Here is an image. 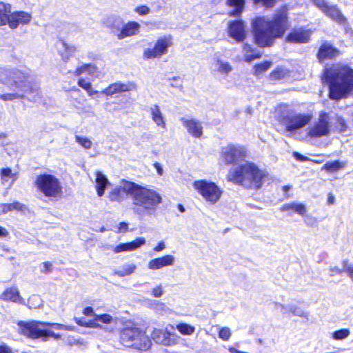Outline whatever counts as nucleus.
Instances as JSON below:
<instances>
[{
  "label": "nucleus",
  "instance_id": "nucleus-37",
  "mask_svg": "<svg viewBox=\"0 0 353 353\" xmlns=\"http://www.w3.org/2000/svg\"><path fill=\"white\" fill-rule=\"evenodd\" d=\"M289 313L294 316L308 319L309 314L305 312L300 306L295 303H290L289 307Z\"/></svg>",
  "mask_w": 353,
  "mask_h": 353
},
{
  "label": "nucleus",
  "instance_id": "nucleus-24",
  "mask_svg": "<svg viewBox=\"0 0 353 353\" xmlns=\"http://www.w3.org/2000/svg\"><path fill=\"white\" fill-rule=\"evenodd\" d=\"M131 183V181L122 180L120 182L119 185L116 186L113 189H112L108 194V198L110 201H117L121 202L123 200V193L124 192V186H125V183Z\"/></svg>",
  "mask_w": 353,
  "mask_h": 353
},
{
  "label": "nucleus",
  "instance_id": "nucleus-58",
  "mask_svg": "<svg viewBox=\"0 0 353 353\" xmlns=\"http://www.w3.org/2000/svg\"><path fill=\"white\" fill-rule=\"evenodd\" d=\"M169 308L161 302H156V311L160 312H166Z\"/></svg>",
  "mask_w": 353,
  "mask_h": 353
},
{
  "label": "nucleus",
  "instance_id": "nucleus-1",
  "mask_svg": "<svg viewBox=\"0 0 353 353\" xmlns=\"http://www.w3.org/2000/svg\"><path fill=\"white\" fill-rule=\"evenodd\" d=\"M288 9L283 7L274 15L256 17L252 21L254 42L259 47H270L276 39L282 38L289 28Z\"/></svg>",
  "mask_w": 353,
  "mask_h": 353
},
{
  "label": "nucleus",
  "instance_id": "nucleus-48",
  "mask_svg": "<svg viewBox=\"0 0 353 353\" xmlns=\"http://www.w3.org/2000/svg\"><path fill=\"white\" fill-rule=\"evenodd\" d=\"M303 217V221L305 223L310 227H315L318 224V219L310 214H305Z\"/></svg>",
  "mask_w": 353,
  "mask_h": 353
},
{
  "label": "nucleus",
  "instance_id": "nucleus-5",
  "mask_svg": "<svg viewBox=\"0 0 353 353\" xmlns=\"http://www.w3.org/2000/svg\"><path fill=\"white\" fill-rule=\"evenodd\" d=\"M276 117L288 132H294L309 124L312 115L296 112L288 105L283 104L277 109Z\"/></svg>",
  "mask_w": 353,
  "mask_h": 353
},
{
  "label": "nucleus",
  "instance_id": "nucleus-17",
  "mask_svg": "<svg viewBox=\"0 0 353 353\" xmlns=\"http://www.w3.org/2000/svg\"><path fill=\"white\" fill-rule=\"evenodd\" d=\"M93 179L92 181L94 183V188L99 197L104 195L106 188L110 185L108 177L101 171L95 170L93 173Z\"/></svg>",
  "mask_w": 353,
  "mask_h": 353
},
{
  "label": "nucleus",
  "instance_id": "nucleus-7",
  "mask_svg": "<svg viewBox=\"0 0 353 353\" xmlns=\"http://www.w3.org/2000/svg\"><path fill=\"white\" fill-rule=\"evenodd\" d=\"M121 341L126 347L142 351L148 350L152 345L149 337L137 327L124 328L121 333Z\"/></svg>",
  "mask_w": 353,
  "mask_h": 353
},
{
  "label": "nucleus",
  "instance_id": "nucleus-8",
  "mask_svg": "<svg viewBox=\"0 0 353 353\" xmlns=\"http://www.w3.org/2000/svg\"><path fill=\"white\" fill-rule=\"evenodd\" d=\"M48 323L34 321L30 322L21 321L18 324L19 332L32 339H41L43 341H46L48 337L52 338L55 334L53 331L45 328Z\"/></svg>",
  "mask_w": 353,
  "mask_h": 353
},
{
  "label": "nucleus",
  "instance_id": "nucleus-38",
  "mask_svg": "<svg viewBox=\"0 0 353 353\" xmlns=\"http://www.w3.org/2000/svg\"><path fill=\"white\" fill-rule=\"evenodd\" d=\"M135 269L136 265L134 263H127L122 266L121 269L116 270L115 274L119 276H124L133 273Z\"/></svg>",
  "mask_w": 353,
  "mask_h": 353
},
{
  "label": "nucleus",
  "instance_id": "nucleus-29",
  "mask_svg": "<svg viewBox=\"0 0 353 353\" xmlns=\"http://www.w3.org/2000/svg\"><path fill=\"white\" fill-rule=\"evenodd\" d=\"M243 52L244 54V60L248 63L259 59L261 57L260 52L252 48L251 45L245 43L243 46Z\"/></svg>",
  "mask_w": 353,
  "mask_h": 353
},
{
  "label": "nucleus",
  "instance_id": "nucleus-61",
  "mask_svg": "<svg viewBox=\"0 0 353 353\" xmlns=\"http://www.w3.org/2000/svg\"><path fill=\"white\" fill-rule=\"evenodd\" d=\"M83 314L87 316H94V319H95V315H97L94 313L93 308L91 307H87L84 308Z\"/></svg>",
  "mask_w": 353,
  "mask_h": 353
},
{
  "label": "nucleus",
  "instance_id": "nucleus-3",
  "mask_svg": "<svg viewBox=\"0 0 353 353\" xmlns=\"http://www.w3.org/2000/svg\"><path fill=\"white\" fill-rule=\"evenodd\" d=\"M323 81L330 83V97L344 98L353 90V70L346 65L337 63L325 68Z\"/></svg>",
  "mask_w": 353,
  "mask_h": 353
},
{
  "label": "nucleus",
  "instance_id": "nucleus-12",
  "mask_svg": "<svg viewBox=\"0 0 353 353\" xmlns=\"http://www.w3.org/2000/svg\"><path fill=\"white\" fill-rule=\"evenodd\" d=\"M246 149L241 145H228L221 150V158L228 164L233 163L246 156Z\"/></svg>",
  "mask_w": 353,
  "mask_h": 353
},
{
  "label": "nucleus",
  "instance_id": "nucleus-14",
  "mask_svg": "<svg viewBox=\"0 0 353 353\" xmlns=\"http://www.w3.org/2000/svg\"><path fill=\"white\" fill-rule=\"evenodd\" d=\"M228 34L236 42L243 41L247 37L245 23L241 20L230 22L228 25Z\"/></svg>",
  "mask_w": 353,
  "mask_h": 353
},
{
  "label": "nucleus",
  "instance_id": "nucleus-49",
  "mask_svg": "<svg viewBox=\"0 0 353 353\" xmlns=\"http://www.w3.org/2000/svg\"><path fill=\"white\" fill-rule=\"evenodd\" d=\"M231 335H232L231 330L228 327H222L219 332V338L223 341H228L230 339Z\"/></svg>",
  "mask_w": 353,
  "mask_h": 353
},
{
  "label": "nucleus",
  "instance_id": "nucleus-45",
  "mask_svg": "<svg viewBox=\"0 0 353 353\" xmlns=\"http://www.w3.org/2000/svg\"><path fill=\"white\" fill-rule=\"evenodd\" d=\"M288 74V71L283 68H277L270 74L272 80H279L284 78Z\"/></svg>",
  "mask_w": 353,
  "mask_h": 353
},
{
  "label": "nucleus",
  "instance_id": "nucleus-9",
  "mask_svg": "<svg viewBox=\"0 0 353 353\" xmlns=\"http://www.w3.org/2000/svg\"><path fill=\"white\" fill-rule=\"evenodd\" d=\"M192 188L208 203L215 204L223 194L222 190L214 182L205 179L194 181Z\"/></svg>",
  "mask_w": 353,
  "mask_h": 353
},
{
  "label": "nucleus",
  "instance_id": "nucleus-27",
  "mask_svg": "<svg viewBox=\"0 0 353 353\" xmlns=\"http://www.w3.org/2000/svg\"><path fill=\"white\" fill-rule=\"evenodd\" d=\"M98 72V68L95 65L85 63L78 66L73 74L77 77H79L83 74H88L92 77H97Z\"/></svg>",
  "mask_w": 353,
  "mask_h": 353
},
{
  "label": "nucleus",
  "instance_id": "nucleus-19",
  "mask_svg": "<svg viewBox=\"0 0 353 353\" xmlns=\"http://www.w3.org/2000/svg\"><path fill=\"white\" fill-rule=\"evenodd\" d=\"M141 25L134 21H128L123 24L120 32L117 34V37L119 40L124 39L137 35L139 33Z\"/></svg>",
  "mask_w": 353,
  "mask_h": 353
},
{
  "label": "nucleus",
  "instance_id": "nucleus-28",
  "mask_svg": "<svg viewBox=\"0 0 353 353\" xmlns=\"http://www.w3.org/2000/svg\"><path fill=\"white\" fill-rule=\"evenodd\" d=\"M11 13V6L8 3L0 2V26H8Z\"/></svg>",
  "mask_w": 353,
  "mask_h": 353
},
{
  "label": "nucleus",
  "instance_id": "nucleus-21",
  "mask_svg": "<svg viewBox=\"0 0 353 353\" xmlns=\"http://www.w3.org/2000/svg\"><path fill=\"white\" fill-rule=\"evenodd\" d=\"M0 300L12 301L25 305V300L20 296L19 291L16 287H9L0 294Z\"/></svg>",
  "mask_w": 353,
  "mask_h": 353
},
{
  "label": "nucleus",
  "instance_id": "nucleus-46",
  "mask_svg": "<svg viewBox=\"0 0 353 353\" xmlns=\"http://www.w3.org/2000/svg\"><path fill=\"white\" fill-rule=\"evenodd\" d=\"M350 332L348 329H341L335 331L332 334V337L335 340H343L349 336Z\"/></svg>",
  "mask_w": 353,
  "mask_h": 353
},
{
  "label": "nucleus",
  "instance_id": "nucleus-26",
  "mask_svg": "<svg viewBox=\"0 0 353 353\" xmlns=\"http://www.w3.org/2000/svg\"><path fill=\"white\" fill-rule=\"evenodd\" d=\"M281 211H292L297 213L301 216H304L305 214L307 212V208L304 203L292 202L283 205L281 207Z\"/></svg>",
  "mask_w": 353,
  "mask_h": 353
},
{
  "label": "nucleus",
  "instance_id": "nucleus-40",
  "mask_svg": "<svg viewBox=\"0 0 353 353\" xmlns=\"http://www.w3.org/2000/svg\"><path fill=\"white\" fill-rule=\"evenodd\" d=\"M74 321L80 326L85 327L97 328L101 327L100 324L95 321V319L86 321L83 318H74Z\"/></svg>",
  "mask_w": 353,
  "mask_h": 353
},
{
  "label": "nucleus",
  "instance_id": "nucleus-44",
  "mask_svg": "<svg viewBox=\"0 0 353 353\" xmlns=\"http://www.w3.org/2000/svg\"><path fill=\"white\" fill-rule=\"evenodd\" d=\"M75 141L79 145H81L85 149H90L92 145V141L86 137H81L77 135L75 137Z\"/></svg>",
  "mask_w": 353,
  "mask_h": 353
},
{
  "label": "nucleus",
  "instance_id": "nucleus-2",
  "mask_svg": "<svg viewBox=\"0 0 353 353\" xmlns=\"http://www.w3.org/2000/svg\"><path fill=\"white\" fill-rule=\"evenodd\" d=\"M0 83L10 91L0 94L5 101L23 99L32 92L30 72L26 68H0Z\"/></svg>",
  "mask_w": 353,
  "mask_h": 353
},
{
  "label": "nucleus",
  "instance_id": "nucleus-56",
  "mask_svg": "<svg viewBox=\"0 0 353 353\" xmlns=\"http://www.w3.org/2000/svg\"><path fill=\"white\" fill-rule=\"evenodd\" d=\"M135 12L139 15H145L149 13L150 9L145 6H141L135 8Z\"/></svg>",
  "mask_w": 353,
  "mask_h": 353
},
{
  "label": "nucleus",
  "instance_id": "nucleus-41",
  "mask_svg": "<svg viewBox=\"0 0 353 353\" xmlns=\"http://www.w3.org/2000/svg\"><path fill=\"white\" fill-rule=\"evenodd\" d=\"M176 328L183 335H191L195 331V328L193 326L185 323H179L176 325Z\"/></svg>",
  "mask_w": 353,
  "mask_h": 353
},
{
  "label": "nucleus",
  "instance_id": "nucleus-64",
  "mask_svg": "<svg viewBox=\"0 0 353 353\" xmlns=\"http://www.w3.org/2000/svg\"><path fill=\"white\" fill-rule=\"evenodd\" d=\"M43 269L42 270L43 272H48L50 271L52 268V263L50 262H44L43 263Z\"/></svg>",
  "mask_w": 353,
  "mask_h": 353
},
{
  "label": "nucleus",
  "instance_id": "nucleus-30",
  "mask_svg": "<svg viewBox=\"0 0 353 353\" xmlns=\"http://www.w3.org/2000/svg\"><path fill=\"white\" fill-rule=\"evenodd\" d=\"M61 43L63 50H59V55L64 62H68L71 56L77 52V47L74 45H69L64 41H61Z\"/></svg>",
  "mask_w": 353,
  "mask_h": 353
},
{
  "label": "nucleus",
  "instance_id": "nucleus-31",
  "mask_svg": "<svg viewBox=\"0 0 353 353\" xmlns=\"http://www.w3.org/2000/svg\"><path fill=\"white\" fill-rule=\"evenodd\" d=\"M176 262V258L172 254H166L156 257V269H161L165 267L173 266Z\"/></svg>",
  "mask_w": 353,
  "mask_h": 353
},
{
  "label": "nucleus",
  "instance_id": "nucleus-33",
  "mask_svg": "<svg viewBox=\"0 0 353 353\" xmlns=\"http://www.w3.org/2000/svg\"><path fill=\"white\" fill-rule=\"evenodd\" d=\"M346 165V161H341L339 160H336L334 161H327L324 164L322 169L329 172H335L339 170L344 169Z\"/></svg>",
  "mask_w": 353,
  "mask_h": 353
},
{
  "label": "nucleus",
  "instance_id": "nucleus-36",
  "mask_svg": "<svg viewBox=\"0 0 353 353\" xmlns=\"http://www.w3.org/2000/svg\"><path fill=\"white\" fill-rule=\"evenodd\" d=\"M213 68L214 70H216L222 74H228L232 70L231 65L226 61H223L219 59H217L213 63Z\"/></svg>",
  "mask_w": 353,
  "mask_h": 353
},
{
  "label": "nucleus",
  "instance_id": "nucleus-42",
  "mask_svg": "<svg viewBox=\"0 0 353 353\" xmlns=\"http://www.w3.org/2000/svg\"><path fill=\"white\" fill-rule=\"evenodd\" d=\"M95 321L105 324L117 323V319L109 314H102L95 315Z\"/></svg>",
  "mask_w": 353,
  "mask_h": 353
},
{
  "label": "nucleus",
  "instance_id": "nucleus-39",
  "mask_svg": "<svg viewBox=\"0 0 353 353\" xmlns=\"http://www.w3.org/2000/svg\"><path fill=\"white\" fill-rule=\"evenodd\" d=\"M22 205L19 202H14L12 203H1L0 204V214L7 213L13 210H21Z\"/></svg>",
  "mask_w": 353,
  "mask_h": 353
},
{
  "label": "nucleus",
  "instance_id": "nucleus-11",
  "mask_svg": "<svg viewBox=\"0 0 353 353\" xmlns=\"http://www.w3.org/2000/svg\"><path fill=\"white\" fill-rule=\"evenodd\" d=\"M330 117L325 112H321L318 121L309 128L308 135L311 137L327 136L330 133Z\"/></svg>",
  "mask_w": 353,
  "mask_h": 353
},
{
  "label": "nucleus",
  "instance_id": "nucleus-51",
  "mask_svg": "<svg viewBox=\"0 0 353 353\" xmlns=\"http://www.w3.org/2000/svg\"><path fill=\"white\" fill-rule=\"evenodd\" d=\"M290 304L283 305L280 303H274V309L281 313L282 314H287L289 313Z\"/></svg>",
  "mask_w": 353,
  "mask_h": 353
},
{
  "label": "nucleus",
  "instance_id": "nucleus-22",
  "mask_svg": "<svg viewBox=\"0 0 353 353\" xmlns=\"http://www.w3.org/2000/svg\"><path fill=\"white\" fill-rule=\"evenodd\" d=\"M340 54L339 50L334 47L330 43H324L319 48L317 57L319 61H323L326 59H333L338 57Z\"/></svg>",
  "mask_w": 353,
  "mask_h": 353
},
{
  "label": "nucleus",
  "instance_id": "nucleus-54",
  "mask_svg": "<svg viewBox=\"0 0 353 353\" xmlns=\"http://www.w3.org/2000/svg\"><path fill=\"white\" fill-rule=\"evenodd\" d=\"M169 84L172 87L179 88L182 85V80L179 77H173L168 79Z\"/></svg>",
  "mask_w": 353,
  "mask_h": 353
},
{
  "label": "nucleus",
  "instance_id": "nucleus-47",
  "mask_svg": "<svg viewBox=\"0 0 353 353\" xmlns=\"http://www.w3.org/2000/svg\"><path fill=\"white\" fill-rule=\"evenodd\" d=\"M156 125L162 128L163 130L162 132L165 131V122L163 117L159 109L156 106Z\"/></svg>",
  "mask_w": 353,
  "mask_h": 353
},
{
  "label": "nucleus",
  "instance_id": "nucleus-50",
  "mask_svg": "<svg viewBox=\"0 0 353 353\" xmlns=\"http://www.w3.org/2000/svg\"><path fill=\"white\" fill-rule=\"evenodd\" d=\"M314 6L320 9L323 13L327 10L329 5L325 0H310Z\"/></svg>",
  "mask_w": 353,
  "mask_h": 353
},
{
  "label": "nucleus",
  "instance_id": "nucleus-4",
  "mask_svg": "<svg viewBox=\"0 0 353 353\" xmlns=\"http://www.w3.org/2000/svg\"><path fill=\"white\" fill-rule=\"evenodd\" d=\"M267 174L261 170L253 162L246 161L230 169L228 179L235 184L241 185L245 188H260Z\"/></svg>",
  "mask_w": 353,
  "mask_h": 353
},
{
  "label": "nucleus",
  "instance_id": "nucleus-43",
  "mask_svg": "<svg viewBox=\"0 0 353 353\" xmlns=\"http://www.w3.org/2000/svg\"><path fill=\"white\" fill-rule=\"evenodd\" d=\"M272 65V62L264 61L261 63L256 64L254 65V74L256 75H260L267 71Z\"/></svg>",
  "mask_w": 353,
  "mask_h": 353
},
{
  "label": "nucleus",
  "instance_id": "nucleus-15",
  "mask_svg": "<svg viewBox=\"0 0 353 353\" xmlns=\"http://www.w3.org/2000/svg\"><path fill=\"white\" fill-rule=\"evenodd\" d=\"M183 127L187 130L188 132L195 138H200L203 134V126L201 123L190 117H181L180 119Z\"/></svg>",
  "mask_w": 353,
  "mask_h": 353
},
{
  "label": "nucleus",
  "instance_id": "nucleus-13",
  "mask_svg": "<svg viewBox=\"0 0 353 353\" xmlns=\"http://www.w3.org/2000/svg\"><path fill=\"white\" fill-rule=\"evenodd\" d=\"M136 84L133 82L123 83L118 81L110 84L103 89L101 93L108 97H112L122 92L136 90Z\"/></svg>",
  "mask_w": 353,
  "mask_h": 353
},
{
  "label": "nucleus",
  "instance_id": "nucleus-57",
  "mask_svg": "<svg viewBox=\"0 0 353 353\" xmlns=\"http://www.w3.org/2000/svg\"><path fill=\"white\" fill-rule=\"evenodd\" d=\"M78 85L82 88L83 89L87 90L91 87V83L83 78H81L78 81Z\"/></svg>",
  "mask_w": 353,
  "mask_h": 353
},
{
  "label": "nucleus",
  "instance_id": "nucleus-16",
  "mask_svg": "<svg viewBox=\"0 0 353 353\" xmlns=\"http://www.w3.org/2000/svg\"><path fill=\"white\" fill-rule=\"evenodd\" d=\"M8 27L10 29H17L20 25L29 24L32 19V14L25 11L12 12Z\"/></svg>",
  "mask_w": 353,
  "mask_h": 353
},
{
  "label": "nucleus",
  "instance_id": "nucleus-6",
  "mask_svg": "<svg viewBox=\"0 0 353 353\" xmlns=\"http://www.w3.org/2000/svg\"><path fill=\"white\" fill-rule=\"evenodd\" d=\"M125 184V194L131 196L134 205L140 208L139 210L149 213L154 209V192L152 190L132 181Z\"/></svg>",
  "mask_w": 353,
  "mask_h": 353
},
{
  "label": "nucleus",
  "instance_id": "nucleus-34",
  "mask_svg": "<svg viewBox=\"0 0 353 353\" xmlns=\"http://www.w3.org/2000/svg\"><path fill=\"white\" fill-rule=\"evenodd\" d=\"M324 14L336 22H345V17L342 15L341 11L334 6H329Z\"/></svg>",
  "mask_w": 353,
  "mask_h": 353
},
{
  "label": "nucleus",
  "instance_id": "nucleus-35",
  "mask_svg": "<svg viewBox=\"0 0 353 353\" xmlns=\"http://www.w3.org/2000/svg\"><path fill=\"white\" fill-rule=\"evenodd\" d=\"M227 3L230 7L234 8V10L230 12V14L232 16H237L243 12L245 0H227Z\"/></svg>",
  "mask_w": 353,
  "mask_h": 353
},
{
  "label": "nucleus",
  "instance_id": "nucleus-62",
  "mask_svg": "<svg viewBox=\"0 0 353 353\" xmlns=\"http://www.w3.org/2000/svg\"><path fill=\"white\" fill-rule=\"evenodd\" d=\"M143 56L145 59L153 58L154 57V48L145 50Z\"/></svg>",
  "mask_w": 353,
  "mask_h": 353
},
{
  "label": "nucleus",
  "instance_id": "nucleus-23",
  "mask_svg": "<svg viewBox=\"0 0 353 353\" xmlns=\"http://www.w3.org/2000/svg\"><path fill=\"white\" fill-rule=\"evenodd\" d=\"M145 240L143 238H137L134 241L125 243H121L114 248V253H119L122 252H126V251H132L134 250H136L145 244Z\"/></svg>",
  "mask_w": 353,
  "mask_h": 353
},
{
  "label": "nucleus",
  "instance_id": "nucleus-52",
  "mask_svg": "<svg viewBox=\"0 0 353 353\" xmlns=\"http://www.w3.org/2000/svg\"><path fill=\"white\" fill-rule=\"evenodd\" d=\"M48 325L52 326L54 327L56 330H65L68 331H74L75 330V327L74 326L71 325H65L63 324L60 323H48Z\"/></svg>",
  "mask_w": 353,
  "mask_h": 353
},
{
  "label": "nucleus",
  "instance_id": "nucleus-32",
  "mask_svg": "<svg viewBox=\"0 0 353 353\" xmlns=\"http://www.w3.org/2000/svg\"><path fill=\"white\" fill-rule=\"evenodd\" d=\"M166 328L165 331L159 330L156 332V343H162L165 345H170L174 341L172 340L171 336H174Z\"/></svg>",
  "mask_w": 353,
  "mask_h": 353
},
{
  "label": "nucleus",
  "instance_id": "nucleus-18",
  "mask_svg": "<svg viewBox=\"0 0 353 353\" xmlns=\"http://www.w3.org/2000/svg\"><path fill=\"white\" fill-rule=\"evenodd\" d=\"M311 32L303 28L293 29L287 36L286 41L290 43H307L310 40Z\"/></svg>",
  "mask_w": 353,
  "mask_h": 353
},
{
  "label": "nucleus",
  "instance_id": "nucleus-10",
  "mask_svg": "<svg viewBox=\"0 0 353 353\" xmlns=\"http://www.w3.org/2000/svg\"><path fill=\"white\" fill-rule=\"evenodd\" d=\"M34 185L39 192L48 197H57L62 193L60 181L52 174L45 173L39 175Z\"/></svg>",
  "mask_w": 353,
  "mask_h": 353
},
{
  "label": "nucleus",
  "instance_id": "nucleus-59",
  "mask_svg": "<svg viewBox=\"0 0 353 353\" xmlns=\"http://www.w3.org/2000/svg\"><path fill=\"white\" fill-rule=\"evenodd\" d=\"M330 276H334L336 274H341L343 272H346L345 268L343 266V269H339L336 267H332L330 268Z\"/></svg>",
  "mask_w": 353,
  "mask_h": 353
},
{
  "label": "nucleus",
  "instance_id": "nucleus-20",
  "mask_svg": "<svg viewBox=\"0 0 353 353\" xmlns=\"http://www.w3.org/2000/svg\"><path fill=\"white\" fill-rule=\"evenodd\" d=\"M173 45V38L170 34L160 36L156 41V57H161L168 52Z\"/></svg>",
  "mask_w": 353,
  "mask_h": 353
},
{
  "label": "nucleus",
  "instance_id": "nucleus-60",
  "mask_svg": "<svg viewBox=\"0 0 353 353\" xmlns=\"http://www.w3.org/2000/svg\"><path fill=\"white\" fill-rule=\"evenodd\" d=\"M343 264H344V267L349 276L353 280V265H349L345 261H343Z\"/></svg>",
  "mask_w": 353,
  "mask_h": 353
},
{
  "label": "nucleus",
  "instance_id": "nucleus-25",
  "mask_svg": "<svg viewBox=\"0 0 353 353\" xmlns=\"http://www.w3.org/2000/svg\"><path fill=\"white\" fill-rule=\"evenodd\" d=\"M17 172H13L10 168L0 169V179L3 185H8L9 187L14 183L17 179Z\"/></svg>",
  "mask_w": 353,
  "mask_h": 353
},
{
  "label": "nucleus",
  "instance_id": "nucleus-55",
  "mask_svg": "<svg viewBox=\"0 0 353 353\" xmlns=\"http://www.w3.org/2000/svg\"><path fill=\"white\" fill-rule=\"evenodd\" d=\"M276 0H254L255 3H261L263 6L270 8L274 6Z\"/></svg>",
  "mask_w": 353,
  "mask_h": 353
},
{
  "label": "nucleus",
  "instance_id": "nucleus-53",
  "mask_svg": "<svg viewBox=\"0 0 353 353\" xmlns=\"http://www.w3.org/2000/svg\"><path fill=\"white\" fill-rule=\"evenodd\" d=\"M41 299L38 296L33 295L28 300L29 307L36 308L41 304Z\"/></svg>",
  "mask_w": 353,
  "mask_h": 353
},
{
  "label": "nucleus",
  "instance_id": "nucleus-63",
  "mask_svg": "<svg viewBox=\"0 0 353 353\" xmlns=\"http://www.w3.org/2000/svg\"><path fill=\"white\" fill-rule=\"evenodd\" d=\"M336 123H338L339 126L340 127V130H344L346 128L345 120L342 117H339V116H336Z\"/></svg>",
  "mask_w": 353,
  "mask_h": 353
}]
</instances>
